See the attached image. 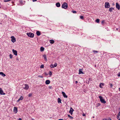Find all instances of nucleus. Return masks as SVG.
<instances>
[{
	"instance_id": "f257e3e1",
	"label": "nucleus",
	"mask_w": 120,
	"mask_h": 120,
	"mask_svg": "<svg viewBox=\"0 0 120 120\" xmlns=\"http://www.w3.org/2000/svg\"><path fill=\"white\" fill-rule=\"evenodd\" d=\"M99 97L100 99V101L101 103L104 104H105L106 103V102L105 101V100L103 98L102 96H99Z\"/></svg>"
},
{
	"instance_id": "f03ea898",
	"label": "nucleus",
	"mask_w": 120,
	"mask_h": 120,
	"mask_svg": "<svg viewBox=\"0 0 120 120\" xmlns=\"http://www.w3.org/2000/svg\"><path fill=\"white\" fill-rule=\"evenodd\" d=\"M26 34L28 37L30 38H33L34 36V34L31 32L28 33Z\"/></svg>"
},
{
	"instance_id": "7ed1b4c3",
	"label": "nucleus",
	"mask_w": 120,
	"mask_h": 120,
	"mask_svg": "<svg viewBox=\"0 0 120 120\" xmlns=\"http://www.w3.org/2000/svg\"><path fill=\"white\" fill-rule=\"evenodd\" d=\"M68 7V4H67L65 3H64L63 4L62 6V8L66 9Z\"/></svg>"
},
{
	"instance_id": "20e7f679",
	"label": "nucleus",
	"mask_w": 120,
	"mask_h": 120,
	"mask_svg": "<svg viewBox=\"0 0 120 120\" xmlns=\"http://www.w3.org/2000/svg\"><path fill=\"white\" fill-rule=\"evenodd\" d=\"M29 86L27 84H25L23 86V88L26 90H27L29 88Z\"/></svg>"
},
{
	"instance_id": "39448f33",
	"label": "nucleus",
	"mask_w": 120,
	"mask_h": 120,
	"mask_svg": "<svg viewBox=\"0 0 120 120\" xmlns=\"http://www.w3.org/2000/svg\"><path fill=\"white\" fill-rule=\"evenodd\" d=\"M110 7L109 3L108 2H106L105 3V7L106 8H109Z\"/></svg>"
},
{
	"instance_id": "423d86ee",
	"label": "nucleus",
	"mask_w": 120,
	"mask_h": 120,
	"mask_svg": "<svg viewBox=\"0 0 120 120\" xmlns=\"http://www.w3.org/2000/svg\"><path fill=\"white\" fill-rule=\"evenodd\" d=\"M11 38V41L12 42H14L16 41L15 38L14 36H12Z\"/></svg>"
},
{
	"instance_id": "0eeeda50",
	"label": "nucleus",
	"mask_w": 120,
	"mask_h": 120,
	"mask_svg": "<svg viewBox=\"0 0 120 120\" xmlns=\"http://www.w3.org/2000/svg\"><path fill=\"white\" fill-rule=\"evenodd\" d=\"M57 63H55L54 64V65L52 64L50 65V66L51 68H52L56 67L57 66Z\"/></svg>"
},
{
	"instance_id": "6e6552de",
	"label": "nucleus",
	"mask_w": 120,
	"mask_h": 120,
	"mask_svg": "<svg viewBox=\"0 0 120 120\" xmlns=\"http://www.w3.org/2000/svg\"><path fill=\"white\" fill-rule=\"evenodd\" d=\"M12 51L14 54L15 56H17V51L16 50H14V49H12Z\"/></svg>"
},
{
	"instance_id": "1a4fd4ad",
	"label": "nucleus",
	"mask_w": 120,
	"mask_h": 120,
	"mask_svg": "<svg viewBox=\"0 0 120 120\" xmlns=\"http://www.w3.org/2000/svg\"><path fill=\"white\" fill-rule=\"evenodd\" d=\"M0 94L1 95H5V93H4L3 91L2 90V88H0Z\"/></svg>"
},
{
	"instance_id": "9d476101",
	"label": "nucleus",
	"mask_w": 120,
	"mask_h": 120,
	"mask_svg": "<svg viewBox=\"0 0 120 120\" xmlns=\"http://www.w3.org/2000/svg\"><path fill=\"white\" fill-rule=\"evenodd\" d=\"M116 8L118 9L119 10H120V6L119 4L117 3H116Z\"/></svg>"
},
{
	"instance_id": "9b49d317",
	"label": "nucleus",
	"mask_w": 120,
	"mask_h": 120,
	"mask_svg": "<svg viewBox=\"0 0 120 120\" xmlns=\"http://www.w3.org/2000/svg\"><path fill=\"white\" fill-rule=\"evenodd\" d=\"M13 111L15 113H17V107H14V109H13Z\"/></svg>"
},
{
	"instance_id": "f8f14e48",
	"label": "nucleus",
	"mask_w": 120,
	"mask_h": 120,
	"mask_svg": "<svg viewBox=\"0 0 120 120\" xmlns=\"http://www.w3.org/2000/svg\"><path fill=\"white\" fill-rule=\"evenodd\" d=\"M62 94H63V97L65 98H67L68 97V96L67 95H66V94L64 93V92H62Z\"/></svg>"
},
{
	"instance_id": "ddd939ff",
	"label": "nucleus",
	"mask_w": 120,
	"mask_h": 120,
	"mask_svg": "<svg viewBox=\"0 0 120 120\" xmlns=\"http://www.w3.org/2000/svg\"><path fill=\"white\" fill-rule=\"evenodd\" d=\"M74 110L71 108L70 110L69 111V112L71 115H72V112Z\"/></svg>"
},
{
	"instance_id": "4468645a",
	"label": "nucleus",
	"mask_w": 120,
	"mask_h": 120,
	"mask_svg": "<svg viewBox=\"0 0 120 120\" xmlns=\"http://www.w3.org/2000/svg\"><path fill=\"white\" fill-rule=\"evenodd\" d=\"M50 81L49 80H46L45 82V84H49L50 83Z\"/></svg>"
},
{
	"instance_id": "2eb2a0df",
	"label": "nucleus",
	"mask_w": 120,
	"mask_h": 120,
	"mask_svg": "<svg viewBox=\"0 0 120 120\" xmlns=\"http://www.w3.org/2000/svg\"><path fill=\"white\" fill-rule=\"evenodd\" d=\"M117 118L118 120H120V111L119 112L117 115Z\"/></svg>"
},
{
	"instance_id": "dca6fc26",
	"label": "nucleus",
	"mask_w": 120,
	"mask_h": 120,
	"mask_svg": "<svg viewBox=\"0 0 120 120\" xmlns=\"http://www.w3.org/2000/svg\"><path fill=\"white\" fill-rule=\"evenodd\" d=\"M82 69H79V74H83V73L82 71Z\"/></svg>"
},
{
	"instance_id": "f3484780",
	"label": "nucleus",
	"mask_w": 120,
	"mask_h": 120,
	"mask_svg": "<svg viewBox=\"0 0 120 120\" xmlns=\"http://www.w3.org/2000/svg\"><path fill=\"white\" fill-rule=\"evenodd\" d=\"M23 99V98L22 96H21L20 98L17 100V102H19L20 100H22Z\"/></svg>"
},
{
	"instance_id": "a211bd4d",
	"label": "nucleus",
	"mask_w": 120,
	"mask_h": 120,
	"mask_svg": "<svg viewBox=\"0 0 120 120\" xmlns=\"http://www.w3.org/2000/svg\"><path fill=\"white\" fill-rule=\"evenodd\" d=\"M43 57L44 58V59L45 61H47V59L46 58V55H44L43 56Z\"/></svg>"
},
{
	"instance_id": "6ab92c4d",
	"label": "nucleus",
	"mask_w": 120,
	"mask_h": 120,
	"mask_svg": "<svg viewBox=\"0 0 120 120\" xmlns=\"http://www.w3.org/2000/svg\"><path fill=\"white\" fill-rule=\"evenodd\" d=\"M61 100L60 98H58V102L59 103H61Z\"/></svg>"
},
{
	"instance_id": "aec40b11",
	"label": "nucleus",
	"mask_w": 120,
	"mask_h": 120,
	"mask_svg": "<svg viewBox=\"0 0 120 120\" xmlns=\"http://www.w3.org/2000/svg\"><path fill=\"white\" fill-rule=\"evenodd\" d=\"M56 6L57 7H59L60 6V4L59 2H58L56 4Z\"/></svg>"
},
{
	"instance_id": "412c9836",
	"label": "nucleus",
	"mask_w": 120,
	"mask_h": 120,
	"mask_svg": "<svg viewBox=\"0 0 120 120\" xmlns=\"http://www.w3.org/2000/svg\"><path fill=\"white\" fill-rule=\"evenodd\" d=\"M0 75H1L3 77H4L6 76L5 74L2 72H0Z\"/></svg>"
},
{
	"instance_id": "4be33fe9",
	"label": "nucleus",
	"mask_w": 120,
	"mask_h": 120,
	"mask_svg": "<svg viewBox=\"0 0 120 120\" xmlns=\"http://www.w3.org/2000/svg\"><path fill=\"white\" fill-rule=\"evenodd\" d=\"M44 50V48L43 47H41L40 48V51L41 52L43 51Z\"/></svg>"
},
{
	"instance_id": "5701e85b",
	"label": "nucleus",
	"mask_w": 120,
	"mask_h": 120,
	"mask_svg": "<svg viewBox=\"0 0 120 120\" xmlns=\"http://www.w3.org/2000/svg\"><path fill=\"white\" fill-rule=\"evenodd\" d=\"M36 34L38 36H39L40 35V33L39 31H38L36 32Z\"/></svg>"
},
{
	"instance_id": "b1692460",
	"label": "nucleus",
	"mask_w": 120,
	"mask_h": 120,
	"mask_svg": "<svg viewBox=\"0 0 120 120\" xmlns=\"http://www.w3.org/2000/svg\"><path fill=\"white\" fill-rule=\"evenodd\" d=\"M50 43L51 44H53L54 42V41L53 40H50L49 41Z\"/></svg>"
},
{
	"instance_id": "393cba45",
	"label": "nucleus",
	"mask_w": 120,
	"mask_h": 120,
	"mask_svg": "<svg viewBox=\"0 0 120 120\" xmlns=\"http://www.w3.org/2000/svg\"><path fill=\"white\" fill-rule=\"evenodd\" d=\"M104 83H101L100 85H99V86L101 88H102V86H103L104 85Z\"/></svg>"
},
{
	"instance_id": "a878e982",
	"label": "nucleus",
	"mask_w": 120,
	"mask_h": 120,
	"mask_svg": "<svg viewBox=\"0 0 120 120\" xmlns=\"http://www.w3.org/2000/svg\"><path fill=\"white\" fill-rule=\"evenodd\" d=\"M114 8H110L109 9V11H110V12H111L112 11V10H114Z\"/></svg>"
},
{
	"instance_id": "bb28decb",
	"label": "nucleus",
	"mask_w": 120,
	"mask_h": 120,
	"mask_svg": "<svg viewBox=\"0 0 120 120\" xmlns=\"http://www.w3.org/2000/svg\"><path fill=\"white\" fill-rule=\"evenodd\" d=\"M68 117H69V118H70V119H72L73 118V117L69 115H68Z\"/></svg>"
},
{
	"instance_id": "cd10ccee",
	"label": "nucleus",
	"mask_w": 120,
	"mask_h": 120,
	"mask_svg": "<svg viewBox=\"0 0 120 120\" xmlns=\"http://www.w3.org/2000/svg\"><path fill=\"white\" fill-rule=\"evenodd\" d=\"M99 21L100 20L99 19H97L96 20V22L98 23L99 22Z\"/></svg>"
},
{
	"instance_id": "c85d7f7f",
	"label": "nucleus",
	"mask_w": 120,
	"mask_h": 120,
	"mask_svg": "<svg viewBox=\"0 0 120 120\" xmlns=\"http://www.w3.org/2000/svg\"><path fill=\"white\" fill-rule=\"evenodd\" d=\"M10 58V59L12 58L13 57V56L11 54H10L9 55Z\"/></svg>"
},
{
	"instance_id": "c756f323",
	"label": "nucleus",
	"mask_w": 120,
	"mask_h": 120,
	"mask_svg": "<svg viewBox=\"0 0 120 120\" xmlns=\"http://www.w3.org/2000/svg\"><path fill=\"white\" fill-rule=\"evenodd\" d=\"M109 85L110 86V87L111 88H112V87L113 86V85L111 83H110L109 84Z\"/></svg>"
},
{
	"instance_id": "7c9ffc66",
	"label": "nucleus",
	"mask_w": 120,
	"mask_h": 120,
	"mask_svg": "<svg viewBox=\"0 0 120 120\" xmlns=\"http://www.w3.org/2000/svg\"><path fill=\"white\" fill-rule=\"evenodd\" d=\"M44 65L43 64L41 65L40 67L41 68H44Z\"/></svg>"
},
{
	"instance_id": "2f4dec72",
	"label": "nucleus",
	"mask_w": 120,
	"mask_h": 120,
	"mask_svg": "<svg viewBox=\"0 0 120 120\" xmlns=\"http://www.w3.org/2000/svg\"><path fill=\"white\" fill-rule=\"evenodd\" d=\"M49 74L50 76H51L52 75V73L51 71H50Z\"/></svg>"
},
{
	"instance_id": "473e14b6",
	"label": "nucleus",
	"mask_w": 120,
	"mask_h": 120,
	"mask_svg": "<svg viewBox=\"0 0 120 120\" xmlns=\"http://www.w3.org/2000/svg\"><path fill=\"white\" fill-rule=\"evenodd\" d=\"M80 18L81 19H83V16H82L81 15L80 16Z\"/></svg>"
},
{
	"instance_id": "72a5a7b5",
	"label": "nucleus",
	"mask_w": 120,
	"mask_h": 120,
	"mask_svg": "<svg viewBox=\"0 0 120 120\" xmlns=\"http://www.w3.org/2000/svg\"><path fill=\"white\" fill-rule=\"evenodd\" d=\"M32 95V94L31 93H30L28 95V96L29 97H30Z\"/></svg>"
},
{
	"instance_id": "f704fd0d",
	"label": "nucleus",
	"mask_w": 120,
	"mask_h": 120,
	"mask_svg": "<svg viewBox=\"0 0 120 120\" xmlns=\"http://www.w3.org/2000/svg\"><path fill=\"white\" fill-rule=\"evenodd\" d=\"M72 12L74 13H76V12L75 11H72Z\"/></svg>"
},
{
	"instance_id": "c9c22d12",
	"label": "nucleus",
	"mask_w": 120,
	"mask_h": 120,
	"mask_svg": "<svg viewBox=\"0 0 120 120\" xmlns=\"http://www.w3.org/2000/svg\"><path fill=\"white\" fill-rule=\"evenodd\" d=\"M93 52L94 53H95V52L98 53V51L94 50L93 51Z\"/></svg>"
},
{
	"instance_id": "e433bc0d",
	"label": "nucleus",
	"mask_w": 120,
	"mask_h": 120,
	"mask_svg": "<svg viewBox=\"0 0 120 120\" xmlns=\"http://www.w3.org/2000/svg\"><path fill=\"white\" fill-rule=\"evenodd\" d=\"M49 89H52V86H49Z\"/></svg>"
},
{
	"instance_id": "4c0bfd02",
	"label": "nucleus",
	"mask_w": 120,
	"mask_h": 120,
	"mask_svg": "<svg viewBox=\"0 0 120 120\" xmlns=\"http://www.w3.org/2000/svg\"><path fill=\"white\" fill-rule=\"evenodd\" d=\"M105 120H111L109 118H108V119H106Z\"/></svg>"
},
{
	"instance_id": "58836bf2",
	"label": "nucleus",
	"mask_w": 120,
	"mask_h": 120,
	"mask_svg": "<svg viewBox=\"0 0 120 120\" xmlns=\"http://www.w3.org/2000/svg\"><path fill=\"white\" fill-rule=\"evenodd\" d=\"M38 77H41V78H42L43 77L42 76H38Z\"/></svg>"
},
{
	"instance_id": "ea45409f",
	"label": "nucleus",
	"mask_w": 120,
	"mask_h": 120,
	"mask_svg": "<svg viewBox=\"0 0 120 120\" xmlns=\"http://www.w3.org/2000/svg\"><path fill=\"white\" fill-rule=\"evenodd\" d=\"M85 114L84 113H83L82 114V116H85Z\"/></svg>"
},
{
	"instance_id": "a19ab883",
	"label": "nucleus",
	"mask_w": 120,
	"mask_h": 120,
	"mask_svg": "<svg viewBox=\"0 0 120 120\" xmlns=\"http://www.w3.org/2000/svg\"><path fill=\"white\" fill-rule=\"evenodd\" d=\"M45 74L46 75H48V74L46 73H45Z\"/></svg>"
},
{
	"instance_id": "79ce46f5",
	"label": "nucleus",
	"mask_w": 120,
	"mask_h": 120,
	"mask_svg": "<svg viewBox=\"0 0 120 120\" xmlns=\"http://www.w3.org/2000/svg\"><path fill=\"white\" fill-rule=\"evenodd\" d=\"M37 0H33V2H35Z\"/></svg>"
},
{
	"instance_id": "37998d69",
	"label": "nucleus",
	"mask_w": 120,
	"mask_h": 120,
	"mask_svg": "<svg viewBox=\"0 0 120 120\" xmlns=\"http://www.w3.org/2000/svg\"><path fill=\"white\" fill-rule=\"evenodd\" d=\"M75 82L76 83H78V82L77 81H76Z\"/></svg>"
},
{
	"instance_id": "c03bdc74",
	"label": "nucleus",
	"mask_w": 120,
	"mask_h": 120,
	"mask_svg": "<svg viewBox=\"0 0 120 120\" xmlns=\"http://www.w3.org/2000/svg\"><path fill=\"white\" fill-rule=\"evenodd\" d=\"M19 120H22L21 118H20L19 119Z\"/></svg>"
},
{
	"instance_id": "a18cd8bd",
	"label": "nucleus",
	"mask_w": 120,
	"mask_h": 120,
	"mask_svg": "<svg viewBox=\"0 0 120 120\" xmlns=\"http://www.w3.org/2000/svg\"><path fill=\"white\" fill-rule=\"evenodd\" d=\"M104 22V21H102V23H103Z\"/></svg>"
},
{
	"instance_id": "49530a36",
	"label": "nucleus",
	"mask_w": 120,
	"mask_h": 120,
	"mask_svg": "<svg viewBox=\"0 0 120 120\" xmlns=\"http://www.w3.org/2000/svg\"><path fill=\"white\" fill-rule=\"evenodd\" d=\"M118 76H120V74H118Z\"/></svg>"
},
{
	"instance_id": "de8ad7c7",
	"label": "nucleus",
	"mask_w": 120,
	"mask_h": 120,
	"mask_svg": "<svg viewBox=\"0 0 120 120\" xmlns=\"http://www.w3.org/2000/svg\"><path fill=\"white\" fill-rule=\"evenodd\" d=\"M58 120H63V119H59Z\"/></svg>"
},
{
	"instance_id": "09e8293b",
	"label": "nucleus",
	"mask_w": 120,
	"mask_h": 120,
	"mask_svg": "<svg viewBox=\"0 0 120 120\" xmlns=\"http://www.w3.org/2000/svg\"><path fill=\"white\" fill-rule=\"evenodd\" d=\"M119 91H120V88H119Z\"/></svg>"
},
{
	"instance_id": "8fccbe9b",
	"label": "nucleus",
	"mask_w": 120,
	"mask_h": 120,
	"mask_svg": "<svg viewBox=\"0 0 120 120\" xmlns=\"http://www.w3.org/2000/svg\"><path fill=\"white\" fill-rule=\"evenodd\" d=\"M93 118H94V116H93Z\"/></svg>"
}]
</instances>
